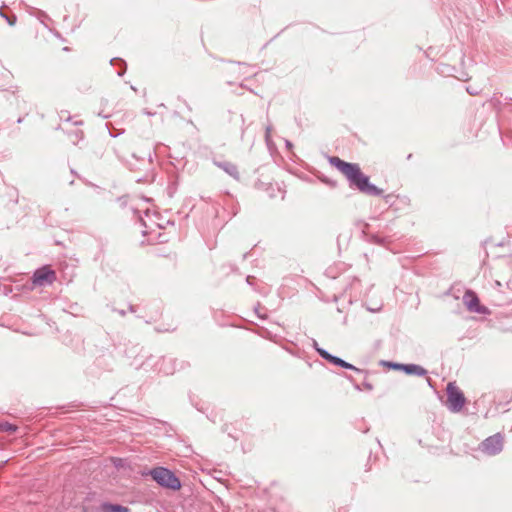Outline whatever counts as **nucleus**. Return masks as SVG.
<instances>
[{
	"label": "nucleus",
	"instance_id": "39448f33",
	"mask_svg": "<svg viewBox=\"0 0 512 512\" xmlns=\"http://www.w3.org/2000/svg\"><path fill=\"white\" fill-rule=\"evenodd\" d=\"M161 367L158 368V374L162 375H173L176 371L184 370L190 366V364L184 360H178L177 358L169 356L160 357Z\"/></svg>",
	"mask_w": 512,
	"mask_h": 512
},
{
	"label": "nucleus",
	"instance_id": "6e6552de",
	"mask_svg": "<svg viewBox=\"0 0 512 512\" xmlns=\"http://www.w3.org/2000/svg\"><path fill=\"white\" fill-rule=\"evenodd\" d=\"M55 279L56 274L49 266H42L36 269L32 276V282L37 286L52 284Z\"/></svg>",
	"mask_w": 512,
	"mask_h": 512
},
{
	"label": "nucleus",
	"instance_id": "f3484780",
	"mask_svg": "<svg viewBox=\"0 0 512 512\" xmlns=\"http://www.w3.org/2000/svg\"><path fill=\"white\" fill-rule=\"evenodd\" d=\"M0 16L7 21L9 26L15 25L16 20H17L16 16L15 15L8 16L6 13L3 12L2 7L0 8Z\"/></svg>",
	"mask_w": 512,
	"mask_h": 512
},
{
	"label": "nucleus",
	"instance_id": "4468645a",
	"mask_svg": "<svg viewBox=\"0 0 512 512\" xmlns=\"http://www.w3.org/2000/svg\"><path fill=\"white\" fill-rule=\"evenodd\" d=\"M110 64L119 66V70L117 72V75L119 77H122L125 74L127 70V64L122 58L114 57L110 60Z\"/></svg>",
	"mask_w": 512,
	"mask_h": 512
},
{
	"label": "nucleus",
	"instance_id": "e433bc0d",
	"mask_svg": "<svg viewBox=\"0 0 512 512\" xmlns=\"http://www.w3.org/2000/svg\"><path fill=\"white\" fill-rule=\"evenodd\" d=\"M148 158H149V161L151 162L152 161V154L151 153L148 154Z\"/></svg>",
	"mask_w": 512,
	"mask_h": 512
},
{
	"label": "nucleus",
	"instance_id": "393cba45",
	"mask_svg": "<svg viewBox=\"0 0 512 512\" xmlns=\"http://www.w3.org/2000/svg\"><path fill=\"white\" fill-rule=\"evenodd\" d=\"M322 181L325 182L326 184H328L331 187H336L337 186V182L335 180L323 179Z\"/></svg>",
	"mask_w": 512,
	"mask_h": 512
},
{
	"label": "nucleus",
	"instance_id": "423d86ee",
	"mask_svg": "<svg viewBox=\"0 0 512 512\" xmlns=\"http://www.w3.org/2000/svg\"><path fill=\"white\" fill-rule=\"evenodd\" d=\"M504 437L501 433H496L487 437L480 443V450L487 455L494 456L503 450Z\"/></svg>",
	"mask_w": 512,
	"mask_h": 512
},
{
	"label": "nucleus",
	"instance_id": "f8f14e48",
	"mask_svg": "<svg viewBox=\"0 0 512 512\" xmlns=\"http://www.w3.org/2000/svg\"><path fill=\"white\" fill-rule=\"evenodd\" d=\"M400 371H403L407 375H415L419 377H423L427 375V370L421 365L409 363L403 364L399 366Z\"/></svg>",
	"mask_w": 512,
	"mask_h": 512
},
{
	"label": "nucleus",
	"instance_id": "dca6fc26",
	"mask_svg": "<svg viewBox=\"0 0 512 512\" xmlns=\"http://www.w3.org/2000/svg\"><path fill=\"white\" fill-rule=\"evenodd\" d=\"M18 429V427L13 424V423H10L8 421H2L0 422V431L2 432H8L10 434L16 432Z\"/></svg>",
	"mask_w": 512,
	"mask_h": 512
},
{
	"label": "nucleus",
	"instance_id": "0eeeda50",
	"mask_svg": "<svg viewBox=\"0 0 512 512\" xmlns=\"http://www.w3.org/2000/svg\"><path fill=\"white\" fill-rule=\"evenodd\" d=\"M318 354L321 358H323L324 360L328 361L329 363H331L335 366H338V367H341V368H344L347 370H353L357 373H361V374H365V375H367V373H368L366 370H362V369L354 366L353 364L343 360L342 358L329 353L326 349H318Z\"/></svg>",
	"mask_w": 512,
	"mask_h": 512
},
{
	"label": "nucleus",
	"instance_id": "6ab92c4d",
	"mask_svg": "<svg viewBox=\"0 0 512 512\" xmlns=\"http://www.w3.org/2000/svg\"><path fill=\"white\" fill-rule=\"evenodd\" d=\"M104 152H105V147L103 145H98L95 150H94V154L97 158L99 159H102L103 156H104Z\"/></svg>",
	"mask_w": 512,
	"mask_h": 512
},
{
	"label": "nucleus",
	"instance_id": "412c9836",
	"mask_svg": "<svg viewBox=\"0 0 512 512\" xmlns=\"http://www.w3.org/2000/svg\"><path fill=\"white\" fill-rule=\"evenodd\" d=\"M72 136H74L75 139L79 141L84 138V132L82 130H76L72 133Z\"/></svg>",
	"mask_w": 512,
	"mask_h": 512
},
{
	"label": "nucleus",
	"instance_id": "c756f323",
	"mask_svg": "<svg viewBox=\"0 0 512 512\" xmlns=\"http://www.w3.org/2000/svg\"><path fill=\"white\" fill-rule=\"evenodd\" d=\"M466 90H467V92H468L470 95H476V94H477V92H476V91H473V88H469V87H467V89H466Z\"/></svg>",
	"mask_w": 512,
	"mask_h": 512
},
{
	"label": "nucleus",
	"instance_id": "5701e85b",
	"mask_svg": "<svg viewBox=\"0 0 512 512\" xmlns=\"http://www.w3.org/2000/svg\"><path fill=\"white\" fill-rule=\"evenodd\" d=\"M259 308H260V304L257 303V305L254 307V312L257 314V316L261 319H265L266 318V315L265 314H261L259 312Z\"/></svg>",
	"mask_w": 512,
	"mask_h": 512
},
{
	"label": "nucleus",
	"instance_id": "9b49d317",
	"mask_svg": "<svg viewBox=\"0 0 512 512\" xmlns=\"http://www.w3.org/2000/svg\"><path fill=\"white\" fill-rule=\"evenodd\" d=\"M213 164L223 170L225 173H227L229 176H231L235 180H240V174L238 171V167L229 161H221L213 159Z\"/></svg>",
	"mask_w": 512,
	"mask_h": 512
},
{
	"label": "nucleus",
	"instance_id": "4c0bfd02",
	"mask_svg": "<svg viewBox=\"0 0 512 512\" xmlns=\"http://www.w3.org/2000/svg\"><path fill=\"white\" fill-rule=\"evenodd\" d=\"M74 124H75V125H81V124H82V121H76Z\"/></svg>",
	"mask_w": 512,
	"mask_h": 512
},
{
	"label": "nucleus",
	"instance_id": "c9c22d12",
	"mask_svg": "<svg viewBox=\"0 0 512 512\" xmlns=\"http://www.w3.org/2000/svg\"><path fill=\"white\" fill-rule=\"evenodd\" d=\"M71 173L75 176H78L77 172L74 169H71Z\"/></svg>",
	"mask_w": 512,
	"mask_h": 512
},
{
	"label": "nucleus",
	"instance_id": "cd10ccee",
	"mask_svg": "<svg viewBox=\"0 0 512 512\" xmlns=\"http://www.w3.org/2000/svg\"><path fill=\"white\" fill-rule=\"evenodd\" d=\"M253 279H254V277H252V276H247V277H246V282H247V284H248V285H250V286H253V283H252V280H253Z\"/></svg>",
	"mask_w": 512,
	"mask_h": 512
},
{
	"label": "nucleus",
	"instance_id": "1a4fd4ad",
	"mask_svg": "<svg viewBox=\"0 0 512 512\" xmlns=\"http://www.w3.org/2000/svg\"><path fill=\"white\" fill-rule=\"evenodd\" d=\"M463 302L467 307L468 311L478 313V314H487L488 308L480 304L479 297L472 290H467L463 295Z\"/></svg>",
	"mask_w": 512,
	"mask_h": 512
},
{
	"label": "nucleus",
	"instance_id": "f03ea898",
	"mask_svg": "<svg viewBox=\"0 0 512 512\" xmlns=\"http://www.w3.org/2000/svg\"><path fill=\"white\" fill-rule=\"evenodd\" d=\"M125 353L127 358L132 359L130 364L135 369L158 374V368L161 367L160 357L143 353V348L139 345L132 346Z\"/></svg>",
	"mask_w": 512,
	"mask_h": 512
},
{
	"label": "nucleus",
	"instance_id": "2eb2a0df",
	"mask_svg": "<svg viewBox=\"0 0 512 512\" xmlns=\"http://www.w3.org/2000/svg\"><path fill=\"white\" fill-rule=\"evenodd\" d=\"M345 377L352 383L354 389H356L357 391H361L362 390V387L367 390V391H372L373 390V385L372 383H370L369 381H364L362 383V385H359L358 383H356L353 379L352 376L350 375H345Z\"/></svg>",
	"mask_w": 512,
	"mask_h": 512
},
{
	"label": "nucleus",
	"instance_id": "4be33fe9",
	"mask_svg": "<svg viewBox=\"0 0 512 512\" xmlns=\"http://www.w3.org/2000/svg\"><path fill=\"white\" fill-rule=\"evenodd\" d=\"M511 288H512V277L505 282V290L508 294H511Z\"/></svg>",
	"mask_w": 512,
	"mask_h": 512
},
{
	"label": "nucleus",
	"instance_id": "9d476101",
	"mask_svg": "<svg viewBox=\"0 0 512 512\" xmlns=\"http://www.w3.org/2000/svg\"><path fill=\"white\" fill-rule=\"evenodd\" d=\"M494 288V300L498 306H505L512 303V288L511 294H508L505 290V284L499 280L493 282Z\"/></svg>",
	"mask_w": 512,
	"mask_h": 512
},
{
	"label": "nucleus",
	"instance_id": "7ed1b4c3",
	"mask_svg": "<svg viewBox=\"0 0 512 512\" xmlns=\"http://www.w3.org/2000/svg\"><path fill=\"white\" fill-rule=\"evenodd\" d=\"M148 475L161 487L172 491L181 489L182 484L176 474L166 467H155L149 470Z\"/></svg>",
	"mask_w": 512,
	"mask_h": 512
},
{
	"label": "nucleus",
	"instance_id": "473e14b6",
	"mask_svg": "<svg viewBox=\"0 0 512 512\" xmlns=\"http://www.w3.org/2000/svg\"><path fill=\"white\" fill-rule=\"evenodd\" d=\"M128 311H130V312H132V313H133V312H135V306H134V305H132V304H129V306H128Z\"/></svg>",
	"mask_w": 512,
	"mask_h": 512
},
{
	"label": "nucleus",
	"instance_id": "f704fd0d",
	"mask_svg": "<svg viewBox=\"0 0 512 512\" xmlns=\"http://www.w3.org/2000/svg\"><path fill=\"white\" fill-rule=\"evenodd\" d=\"M144 113H145L146 115H148V116H153V115H154V113H152V112H150V111H147V110H145V111H144Z\"/></svg>",
	"mask_w": 512,
	"mask_h": 512
},
{
	"label": "nucleus",
	"instance_id": "ddd939ff",
	"mask_svg": "<svg viewBox=\"0 0 512 512\" xmlns=\"http://www.w3.org/2000/svg\"><path fill=\"white\" fill-rule=\"evenodd\" d=\"M101 512H131V510L117 503L103 502L100 506Z\"/></svg>",
	"mask_w": 512,
	"mask_h": 512
},
{
	"label": "nucleus",
	"instance_id": "58836bf2",
	"mask_svg": "<svg viewBox=\"0 0 512 512\" xmlns=\"http://www.w3.org/2000/svg\"><path fill=\"white\" fill-rule=\"evenodd\" d=\"M427 382H428V384H429L430 386H432V385H431V379H430V378H427Z\"/></svg>",
	"mask_w": 512,
	"mask_h": 512
},
{
	"label": "nucleus",
	"instance_id": "a878e982",
	"mask_svg": "<svg viewBox=\"0 0 512 512\" xmlns=\"http://www.w3.org/2000/svg\"><path fill=\"white\" fill-rule=\"evenodd\" d=\"M270 133H271V126L269 125V126L266 127V130H265V137H266L267 140L270 137Z\"/></svg>",
	"mask_w": 512,
	"mask_h": 512
},
{
	"label": "nucleus",
	"instance_id": "b1692460",
	"mask_svg": "<svg viewBox=\"0 0 512 512\" xmlns=\"http://www.w3.org/2000/svg\"><path fill=\"white\" fill-rule=\"evenodd\" d=\"M450 70L451 69H450V67L448 65H441V67L439 68V71L442 74H445V73L449 74Z\"/></svg>",
	"mask_w": 512,
	"mask_h": 512
},
{
	"label": "nucleus",
	"instance_id": "72a5a7b5",
	"mask_svg": "<svg viewBox=\"0 0 512 512\" xmlns=\"http://www.w3.org/2000/svg\"><path fill=\"white\" fill-rule=\"evenodd\" d=\"M113 152H114V154L116 155V157H117L119 160H122V157L119 155V153H118L117 149H115V148H114V149H113Z\"/></svg>",
	"mask_w": 512,
	"mask_h": 512
},
{
	"label": "nucleus",
	"instance_id": "ea45409f",
	"mask_svg": "<svg viewBox=\"0 0 512 512\" xmlns=\"http://www.w3.org/2000/svg\"><path fill=\"white\" fill-rule=\"evenodd\" d=\"M21 122H22V118H18L17 123H21Z\"/></svg>",
	"mask_w": 512,
	"mask_h": 512
},
{
	"label": "nucleus",
	"instance_id": "f257e3e1",
	"mask_svg": "<svg viewBox=\"0 0 512 512\" xmlns=\"http://www.w3.org/2000/svg\"><path fill=\"white\" fill-rule=\"evenodd\" d=\"M329 163L346 177L350 188L367 196L383 197L386 203L393 205L391 202L393 195H384L383 189L371 183L369 176L362 172L357 163L346 162L336 156L329 157Z\"/></svg>",
	"mask_w": 512,
	"mask_h": 512
},
{
	"label": "nucleus",
	"instance_id": "2f4dec72",
	"mask_svg": "<svg viewBox=\"0 0 512 512\" xmlns=\"http://www.w3.org/2000/svg\"><path fill=\"white\" fill-rule=\"evenodd\" d=\"M285 145L288 149H291L293 147V144L288 140L285 141Z\"/></svg>",
	"mask_w": 512,
	"mask_h": 512
},
{
	"label": "nucleus",
	"instance_id": "bb28decb",
	"mask_svg": "<svg viewBox=\"0 0 512 512\" xmlns=\"http://www.w3.org/2000/svg\"><path fill=\"white\" fill-rule=\"evenodd\" d=\"M114 312H117L119 315L121 316H125L126 315V311L123 310V309H113Z\"/></svg>",
	"mask_w": 512,
	"mask_h": 512
},
{
	"label": "nucleus",
	"instance_id": "aec40b11",
	"mask_svg": "<svg viewBox=\"0 0 512 512\" xmlns=\"http://www.w3.org/2000/svg\"><path fill=\"white\" fill-rule=\"evenodd\" d=\"M383 365L392 368L394 370H400L399 366L403 365V363L391 362V361H383Z\"/></svg>",
	"mask_w": 512,
	"mask_h": 512
},
{
	"label": "nucleus",
	"instance_id": "a211bd4d",
	"mask_svg": "<svg viewBox=\"0 0 512 512\" xmlns=\"http://www.w3.org/2000/svg\"><path fill=\"white\" fill-rule=\"evenodd\" d=\"M8 196H9L10 200L13 201L15 204L18 203L19 193H18L17 189H11L10 192L8 193Z\"/></svg>",
	"mask_w": 512,
	"mask_h": 512
},
{
	"label": "nucleus",
	"instance_id": "c85d7f7f",
	"mask_svg": "<svg viewBox=\"0 0 512 512\" xmlns=\"http://www.w3.org/2000/svg\"><path fill=\"white\" fill-rule=\"evenodd\" d=\"M313 347L314 349L316 350V352L318 353V349H323L322 347H320L317 343L316 340H313Z\"/></svg>",
	"mask_w": 512,
	"mask_h": 512
},
{
	"label": "nucleus",
	"instance_id": "20e7f679",
	"mask_svg": "<svg viewBox=\"0 0 512 512\" xmlns=\"http://www.w3.org/2000/svg\"><path fill=\"white\" fill-rule=\"evenodd\" d=\"M446 393H447V400H446L447 409L453 413L460 412L466 403V398L464 396V393L455 384V382H449L447 384Z\"/></svg>",
	"mask_w": 512,
	"mask_h": 512
},
{
	"label": "nucleus",
	"instance_id": "7c9ffc66",
	"mask_svg": "<svg viewBox=\"0 0 512 512\" xmlns=\"http://www.w3.org/2000/svg\"><path fill=\"white\" fill-rule=\"evenodd\" d=\"M466 90H467V92H468L470 95H476V94H477V92H476V91H473V88H469V87H467V89H466Z\"/></svg>",
	"mask_w": 512,
	"mask_h": 512
}]
</instances>
